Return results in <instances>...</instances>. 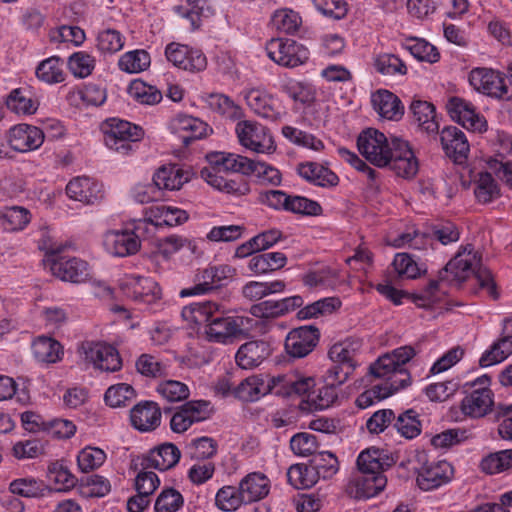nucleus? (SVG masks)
Returning <instances> with one entry per match:
<instances>
[{
  "instance_id": "obj_49",
  "label": "nucleus",
  "mask_w": 512,
  "mask_h": 512,
  "mask_svg": "<svg viewBox=\"0 0 512 512\" xmlns=\"http://www.w3.org/2000/svg\"><path fill=\"white\" fill-rule=\"evenodd\" d=\"M135 397L136 391L131 385L118 383L106 390L104 400L108 406L118 408L130 405Z\"/></svg>"
},
{
  "instance_id": "obj_22",
  "label": "nucleus",
  "mask_w": 512,
  "mask_h": 512,
  "mask_svg": "<svg viewBox=\"0 0 512 512\" xmlns=\"http://www.w3.org/2000/svg\"><path fill=\"white\" fill-rule=\"evenodd\" d=\"M502 335L479 359L481 367H489L503 362L512 354V316L503 319Z\"/></svg>"
},
{
  "instance_id": "obj_4",
  "label": "nucleus",
  "mask_w": 512,
  "mask_h": 512,
  "mask_svg": "<svg viewBox=\"0 0 512 512\" xmlns=\"http://www.w3.org/2000/svg\"><path fill=\"white\" fill-rule=\"evenodd\" d=\"M145 230V221H133L132 228L107 231L103 237L104 248L117 257L135 255L141 248V238L145 236Z\"/></svg>"
},
{
  "instance_id": "obj_45",
  "label": "nucleus",
  "mask_w": 512,
  "mask_h": 512,
  "mask_svg": "<svg viewBox=\"0 0 512 512\" xmlns=\"http://www.w3.org/2000/svg\"><path fill=\"white\" fill-rule=\"evenodd\" d=\"M405 48L419 61L436 63L440 59L438 49L422 38L410 37L405 40Z\"/></svg>"
},
{
  "instance_id": "obj_43",
  "label": "nucleus",
  "mask_w": 512,
  "mask_h": 512,
  "mask_svg": "<svg viewBox=\"0 0 512 512\" xmlns=\"http://www.w3.org/2000/svg\"><path fill=\"white\" fill-rule=\"evenodd\" d=\"M136 371L143 377L157 379L168 375V365L159 357L143 353L135 361Z\"/></svg>"
},
{
  "instance_id": "obj_34",
  "label": "nucleus",
  "mask_w": 512,
  "mask_h": 512,
  "mask_svg": "<svg viewBox=\"0 0 512 512\" xmlns=\"http://www.w3.org/2000/svg\"><path fill=\"white\" fill-rule=\"evenodd\" d=\"M297 170L303 179L316 186H335L339 181L338 176L334 172L314 162L302 163L298 166Z\"/></svg>"
},
{
  "instance_id": "obj_37",
  "label": "nucleus",
  "mask_w": 512,
  "mask_h": 512,
  "mask_svg": "<svg viewBox=\"0 0 512 512\" xmlns=\"http://www.w3.org/2000/svg\"><path fill=\"white\" fill-rule=\"evenodd\" d=\"M287 264V257L282 252L256 254L249 260L248 268L256 275L268 274L280 270Z\"/></svg>"
},
{
  "instance_id": "obj_13",
  "label": "nucleus",
  "mask_w": 512,
  "mask_h": 512,
  "mask_svg": "<svg viewBox=\"0 0 512 512\" xmlns=\"http://www.w3.org/2000/svg\"><path fill=\"white\" fill-rule=\"evenodd\" d=\"M232 269L227 265L211 266L198 271L194 285L179 292L181 297L204 295L219 288L224 280L231 277Z\"/></svg>"
},
{
  "instance_id": "obj_6",
  "label": "nucleus",
  "mask_w": 512,
  "mask_h": 512,
  "mask_svg": "<svg viewBox=\"0 0 512 512\" xmlns=\"http://www.w3.org/2000/svg\"><path fill=\"white\" fill-rule=\"evenodd\" d=\"M102 129L106 146L123 155L129 154L144 135L141 127L118 118L106 120Z\"/></svg>"
},
{
  "instance_id": "obj_24",
  "label": "nucleus",
  "mask_w": 512,
  "mask_h": 512,
  "mask_svg": "<svg viewBox=\"0 0 512 512\" xmlns=\"http://www.w3.org/2000/svg\"><path fill=\"white\" fill-rule=\"evenodd\" d=\"M170 128L183 144L188 146L192 141L201 139L206 135L208 125L199 118L178 114L172 119Z\"/></svg>"
},
{
  "instance_id": "obj_33",
  "label": "nucleus",
  "mask_w": 512,
  "mask_h": 512,
  "mask_svg": "<svg viewBox=\"0 0 512 512\" xmlns=\"http://www.w3.org/2000/svg\"><path fill=\"white\" fill-rule=\"evenodd\" d=\"M6 106L18 115H32L39 106L30 87L13 89L6 98Z\"/></svg>"
},
{
  "instance_id": "obj_52",
  "label": "nucleus",
  "mask_w": 512,
  "mask_h": 512,
  "mask_svg": "<svg viewBox=\"0 0 512 512\" xmlns=\"http://www.w3.org/2000/svg\"><path fill=\"white\" fill-rule=\"evenodd\" d=\"M128 93L135 101L145 105H155L162 100V93L155 86L140 79L130 83Z\"/></svg>"
},
{
  "instance_id": "obj_1",
  "label": "nucleus",
  "mask_w": 512,
  "mask_h": 512,
  "mask_svg": "<svg viewBox=\"0 0 512 512\" xmlns=\"http://www.w3.org/2000/svg\"><path fill=\"white\" fill-rule=\"evenodd\" d=\"M182 318L192 324L204 325L209 342L231 344L246 334L248 318L231 316L223 305L214 301L192 302L183 307Z\"/></svg>"
},
{
  "instance_id": "obj_56",
  "label": "nucleus",
  "mask_w": 512,
  "mask_h": 512,
  "mask_svg": "<svg viewBox=\"0 0 512 512\" xmlns=\"http://www.w3.org/2000/svg\"><path fill=\"white\" fill-rule=\"evenodd\" d=\"M79 491L86 498L104 497L111 491V483L106 477L93 474L81 480Z\"/></svg>"
},
{
  "instance_id": "obj_11",
  "label": "nucleus",
  "mask_w": 512,
  "mask_h": 512,
  "mask_svg": "<svg viewBox=\"0 0 512 512\" xmlns=\"http://www.w3.org/2000/svg\"><path fill=\"white\" fill-rule=\"evenodd\" d=\"M390 141L384 133L368 128L360 133L357 139V147L359 152L370 163L377 167L387 166V150L389 149Z\"/></svg>"
},
{
  "instance_id": "obj_31",
  "label": "nucleus",
  "mask_w": 512,
  "mask_h": 512,
  "mask_svg": "<svg viewBox=\"0 0 512 512\" xmlns=\"http://www.w3.org/2000/svg\"><path fill=\"white\" fill-rule=\"evenodd\" d=\"M207 158L213 169L242 175L247 174L252 164L251 159L235 153L215 152L209 154Z\"/></svg>"
},
{
  "instance_id": "obj_53",
  "label": "nucleus",
  "mask_w": 512,
  "mask_h": 512,
  "mask_svg": "<svg viewBox=\"0 0 512 512\" xmlns=\"http://www.w3.org/2000/svg\"><path fill=\"white\" fill-rule=\"evenodd\" d=\"M431 234L420 233L417 230L411 232H404L399 234L392 241V246L395 248L408 247L413 250L424 251L432 246Z\"/></svg>"
},
{
  "instance_id": "obj_40",
  "label": "nucleus",
  "mask_w": 512,
  "mask_h": 512,
  "mask_svg": "<svg viewBox=\"0 0 512 512\" xmlns=\"http://www.w3.org/2000/svg\"><path fill=\"white\" fill-rule=\"evenodd\" d=\"M410 109L419 127L427 133H436L439 124L436 120L435 107L427 101L414 100Z\"/></svg>"
},
{
  "instance_id": "obj_42",
  "label": "nucleus",
  "mask_w": 512,
  "mask_h": 512,
  "mask_svg": "<svg viewBox=\"0 0 512 512\" xmlns=\"http://www.w3.org/2000/svg\"><path fill=\"white\" fill-rule=\"evenodd\" d=\"M311 462L292 465L287 471L288 482L296 489H308L314 486L319 478Z\"/></svg>"
},
{
  "instance_id": "obj_17",
  "label": "nucleus",
  "mask_w": 512,
  "mask_h": 512,
  "mask_svg": "<svg viewBox=\"0 0 512 512\" xmlns=\"http://www.w3.org/2000/svg\"><path fill=\"white\" fill-rule=\"evenodd\" d=\"M48 262L52 274L63 281L82 283L89 277L88 263L80 258L53 254Z\"/></svg>"
},
{
  "instance_id": "obj_21",
  "label": "nucleus",
  "mask_w": 512,
  "mask_h": 512,
  "mask_svg": "<svg viewBox=\"0 0 512 512\" xmlns=\"http://www.w3.org/2000/svg\"><path fill=\"white\" fill-rule=\"evenodd\" d=\"M44 141V132L32 125L18 124L9 130L8 144L16 152H29L38 149Z\"/></svg>"
},
{
  "instance_id": "obj_12",
  "label": "nucleus",
  "mask_w": 512,
  "mask_h": 512,
  "mask_svg": "<svg viewBox=\"0 0 512 512\" xmlns=\"http://www.w3.org/2000/svg\"><path fill=\"white\" fill-rule=\"evenodd\" d=\"M123 294L136 302L153 304L161 298V289L157 282L150 277L126 275L120 281Z\"/></svg>"
},
{
  "instance_id": "obj_15",
  "label": "nucleus",
  "mask_w": 512,
  "mask_h": 512,
  "mask_svg": "<svg viewBox=\"0 0 512 512\" xmlns=\"http://www.w3.org/2000/svg\"><path fill=\"white\" fill-rule=\"evenodd\" d=\"M319 339L320 332L317 327L301 326L288 333L285 339V350L293 358H304L315 349Z\"/></svg>"
},
{
  "instance_id": "obj_20",
  "label": "nucleus",
  "mask_w": 512,
  "mask_h": 512,
  "mask_svg": "<svg viewBox=\"0 0 512 512\" xmlns=\"http://www.w3.org/2000/svg\"><path fill=\"white\" fill-rule=\"evenodd\" d=\"M82 350L85 359L103 371L115 372L122 367L118 351L110 345L87 342L82 345Z\"/></svg>"
},
{
  "instance_id": "obj_5",
  "label": "nucleus",
  "mask_w": 512,
  "mask_h": 512,
  "mask_svg": "<svg viewBox=\"0 0 512 512\" xmlns=\"http://www.w3.org/2000/svg\"><path fill=\"white\" fill-rule=\"evenodd\" d=\"M469 83L478 92L498 100H512V80L504 73L485 67L469 73Z\"/></svg>"
},
{
  "instance_id": "obj_59",
  "label": "nucleus",
  "mask_w": 512,
  "mask_h": 512,
  "mask_svg": "<svg viewBox=\"0 0 512 512\" xmlns=\"http://www.w3.org/2000/svg\"><path fill=\"white\" fill-rule=\"evenodd\" d=\"M157 248L159 254L168 259L183 248H187L192 253H195L197 247L193 241L188 240L187 238L170 235L159 239Z\"/></svg>"
},
{
  "instance_id": "obj_2",
  "label": "nucleus",
  "mask_w": 512,
  "mask_h": 512,
  "mask_svg": "<svg viewBox=\"0 0 512 512\" xmlns=\"http://www.w3.org/2000/svg\"><path fill=\"white\" fill-rule=\"evenodd\" d=\"M358 472L347 485V492L355 499H368L381 492L387 483L383 471L390 466L384 451L375 447L362 451L357 457Z\"/></svg>"
},
{
  "instance_id": "obj_29",
  "label": "nucleus",
  "mask_w": 512,
  "mask_h": 512,
  "mask_svg": "<svg viewBox=\"0 0 512 512\" xmlns=\"http://www.w3.org/2000/svg\"><path fill=\"white\" fill-rule=\"evenodd\" d=\"M374 110L387 120L398 121L404 115V106L401 100L388 90H378L371 96Z\"/></svg>"
},
{
  "instance_id": "obj_60",
  "label": "nucleus",
  "mask_w": 512,
  "mask_h": 512,
  "mask_svg": "<svg viewBox=\"0 0 512 512\" xmlns=\"http://www.w3.org/2000/svg\"><path fill=\"white\" fill-rule=\"evenodd\" d=\"M106 453L98 448L87 446L77 455V464L82 472H89L101 467L106 461Z\"/></svg>"
},
{
  "instance_id": "obj_26",
  "label": "nucleus",
  "mask_w": 512,
  "mask_h": 512,
  "mask_svg": "<svg viewBox=\"0 0 512 512\" xmlns=\"http://www.w3.org/2000/svg\"><path fill=\"white\" fill-rule=\"evenodd\" d=\"M181 452L173 443H164L154 449L142 459L144 469L155 468L166 471L173 468L180 460Z\"/></svg>"
},
{
  "instance_id": "obj_35",
  "label": "nucleus",
  "mask_w": 512,
  "mask_h": 512,
  "mask_svg": "<svg viewBox=\"0 0 512 512\" xmlns=\"http://www.w3.org/2000/svg\"><path fill=\"white\" fill-rule=\"evenodd\" d=\"M203 99L211 111L225 119L238 120L243 116L242 108L225 94L209 93Z\"/></svg>"
},
{
  "instance_id": "obj_7",
  "label": "nucleus",
  "mask_w": 512,
  "mask_h": 512,
  "mask_svg": "<svg viewBox=\"0 0 512 512\" xmlns=\"http://www.w3.org/2000/svg\"><path fill=\"white\" fill-rule=\"evenodd\" d=\"M491 379L488 375H482L466 386L470 387L466 396L461 401V411L466 416L481 418L487 415L494 404V394L489 388Z\"/></svg>"
},
{
  "instance_id": "obj_62",
  "label": "nucleus",
  "mask_w": 512,
  "mask_h": 512,
  "mask_svg": "<svg viewBox=\"0 0 512 512\" xmlns=\"http://www.w3.org/2000/svg\"><path fill=\"white\" fill-rule=\"evenodd\" d=\"M156 391L169 402H180L186 400L190 395L188 386L178 380L161 381Z\"/></svg>"
},
{
  "instance_id": "obj_64",
  "label": "nucleus",
  "mask_w": 512,
  "mask_h": 512,
  "mask_svg": "<svg viewBox=\"0 0 512 512\" xmlns=\"http://www.w3.org/2000/svg\"><path fill=\"white\" fill-rule=\"evenodd\" d=\"M183 504L184 498L179 491L174 488H166L158 495L154 510L155 512H177Z\"/></svg>"
},
{
  "instance_id": "obj_16",
  "label": "nucleus",
  "mask_w": 512,
  "mask_h": 512,
  "mask_svg": "<svg viewBox=\"0 0 512 512\" xmlns=\"http://www.w3.org/2000/svg\"><path fill=\"white\" fill-rule=\"evenodd\" d=\"M248 107L259 117L271 122L282 119V110L277 98L264 89L252 88L245 92Z\"/></svg>"
},
{
  "instance_id": "obj_19",
  "label": "nucleus",
  "mask_w": 512,
  "mask_h": 512,
  "mask_svg": "<svg viewBox=\"0 0 512 512\" xmlns=\"http://www.w3.org/2000/svg\"><path fill=\"white\" fill-rule=\"evenodd\" d=\"M447 110L452 120L467 130L473 132L486 131L487 122L485 118L476 113L474 106L470 102L453 97L447 103Z\"/></svg>"
},
{
  "instance_id": "obj_54",
  "label": "nucleus",
  "mask_w": 512,
  "mask_h": 512,
  "mask_svg": "<svg viewBox=\"0 0 512 512\" xmlns=\"http://www.w3.org/2000/svg\"><path fill=\"white\" fill-rule=\"evenodd\" d=\"M481 470L487 474H497L512 468V449L501 450L484 457Z\"/></svg>"
},
{
  "instance_id": "obj_9",
  "label": "nucleus",
  "mask_w": 512,
  "mask_h": 512,
  "mask_svg": "<svg viewBox=\"0 0 512 512\" xmlns=\"http://www.w3.org/2000/svg\"><path fill=\"white\" fill-rule=\"evenodd\" d=\"M268 57L278 65L294 68L306 63L309 51L292 39L272 38L266 44Z\"/></svg>"
},
{
  "instance_id": "obj_30",
  "label": "nucleus",
  "mask_w": 512,
  "mask_h": 512,
  "mask_svg": "<svg viewBox=\"0 0 512 512\" xmlns=\"http://www.w3.org/2000/svg\"><path fill=\"white\" fill-rule=\"evenodd\" d=\"M240 489L246 504L264 499L270 491V480L260 472L247 474L240 482Z\"/></svg>"
},
{
  "instance_id": "obj_41",
  "label": "nucleus",
  "mask_w": 512,
  "mask_h": 512,
  "mask_svg": "<svg viewBox=\"0 0 512 512\" xmlns=\"http://www.w3.org/2000/svg\"><path fill=\"white\" fill-rule=\"evenodd\" d=\"M360 348L361 342L359 340L347 338L332 345L328 355L332 363H339L345 366L352 364L353 369H355V356Z\"/></svg>"
},
{
  "instance_id": "obj_47",
  "label": "nucleus",
  "mask_w": 512,
  "mask_h": 512,
  "mask_svg": "<svg viewBox=\"0 0 512 512\" xmlns=\"http://www.w3.org/2000/svg\"><path fill=\"white\" fill-rule=\"evenodd\" d=\"M36 76L47 84H57L65 80L63 62L59 57L43 60L36 68Z\"/></svg>"
},
{
  "instance_id": "obj_57",
  "label": "nucleus",
  "mask_w": 512,
  "mask_h": 512,
  "mask_svg": "<svg viewBox=\"0 0 512 512\" xmlns=\"http://www.w3.org/2000/svg\"><path fill=\"white\" fill-rule=\"evenodd\" d=\"M301 22L299 14L290 9L276 11L271 19L273 28L286 34L295 33L299 29Z\"/></svg>"
},
{
  "instance_id": "obj_8",
  "label": "nucleus",
  "mask_w": 512,
  "mask_h": 512,
  "mask_svg": "<svg viewBox=\"0 0 512 512\" xmlns=\"http://www.w3.org/2000/svg\"><path fill=\"white\" fill-rule=\"evenodd\" d=\"M235 132L239 143L256 153L271 154L275 152L276 145L269 129L262 124L243 120L236 124Z\"/></svg>"
},
{
  "instance_id": "obj_36",
  "label": "nucleus",
  "mask_w": 512,
  "mask_h": 512,
  "mask_svg": "<svg viewBox=\"0 0 512 512\" xmlns=\"http://www.w3.org/2000/svg\"><path fill=\"white\" fill-rule=\"evenodd\" d=\"M302 282L309 288L335 289L340 283L339 271L330 266L310 270L302 276Z\"/></svg>"
},
{
  "instance_id": "obj_39",
  "label": "nucleus",
  "mask_w": 512,
  "mask_h": 512,
  "mask_svg": "<svg viewBox=\"0 0 512 512\" xmlns=\"http://www.w3.org/2000/svg\"><path fill=\"white\" fill-rule=\"evenodd\" d=\"M32 350L36 360L46 364L56 363L63 355L61 344L46 336L38 337L32 344Z\"/></svg>"
},
{
  "instance_id": "obj_58",
  "label": "nucleus",
  "mask_w": 512,
  "mask_h": 512,
  "mask_svg": "<svg viewBox=\"0 0 512 512\" xmlns=\"http://www.w3.org/2000/svg\"><path fill=\"white\" fill-rule=\"evenodd\" d=\"M310 462L314 470L318 472L319 479H329L334 476L339 469L337 457L329 451H322L315 454Z\"/></svg>"
},
{
  "instance_id": "obj_10",
  "label": "nucleus",
  "mask_w": 512,
  "mask_h": 512,
  "mask_svg": "<svg viewBox=\"0 0 512 512\" xmlns=\"http://www.w3.org/2000/svg\"><path fill=\"white\" fill-rule=\"evenodd\" d=\"M375 288L379 294L395 305H401L403 303V299H407L417 307L430 308L440 299L437 295L439 283L436 280H431L420 293H408L395 288L389 283L377 284Z\"/></svg>"
},
{
  "instance_id": "obj_27",
  "label": "nucleus",
  "mask_w": 512,
  "mask_h": 512,
  "mask_svg": "<svg viewBox=\"0 0 512 512\" xmlns=\"http://www.w3.org/2000/svg\"><path fill=\"white\" fill-rule=\"evenodd\" d=\"M66 194L70 199L87 205L103 197L102 186L88 177H76L69 181Z\"/></svg>"
},
{
  "instance_id": "obj_25",
  "label": "nucleus",
  "mask_w": 512,
  "mask_h": 512,
  "mask_svg": "<svg viewBox=\"0 0 512 512\" xmlns=\"http://www.w3.org/2000/svg\"><path fill=\"white\" fill-rule=\"evenodd\" d=\"M130 420L141 432L155 430L161 423V409L156 402L142 401L130 410Z\"/></svg>"
},
{
  "instance_id": "obj_32",
  "label": "nucleus",
  "mask_w": 512,
  "mask_h": 512,
  "mask_svg": "<svg viewBox=\"0 0 512 512\" xmlns=\"http://www.w3.org/2000/svg\"><path fill=\"white\" fill-rule=\"evenodd\" d=\"M155 185L162 190H179L184 183L188 182L189 175L176 164L164 165L153 175Z\"/></svg>"
},
{
  "instance_id": "obj_18",
  "label": "nucleus",
  "mask_w": 512,
  "mask_h": 512,
  "mask_svg": "<svg viewBox=\"0 0 512 512\" xmlns=\"http://www.w3.org/2000/svg\"><path fill=\"white\" fill-rule=\"evenodd\" d=\"M453 467L445 460L425 462L417 469V484L420 489L430 491L448 483Z\"/></svg>"
},
{
  "instance_id": "obj_23",
  "label": "nucleus",
  "mask_w": 512,
  "mask_h": 512,
  "mask_svg": "<svg viewBox=\"0 0 512 512\" xmlns=\"http://www.w3.org/2000/svg\"><path fill=\"white\" fill-rule=\"evenodd\" d=\"M445 154L455 163L462 164L468 158L470 145L465 133L456 126L445 127L440 134Z\"/></svg>"
},
{
  "instance_id": "obj_63",
  "label": "nucleus",
  "mask_w": 512,
  "mask_h": 512,
  "mask_svg": "<svg viewBox=\"0 0 512 512\" xmlns=\"http://www.w3.org/2000/svg\"><path fill=\"white\" fill-rule=\"evenodd\" d=\"M477 200L481 203H489L499 196V188L493 176L488 173H480L474 190Z\"/></svg>"
},
{
  "instance_id": "obj_48",
  "label": "nucleus",
  "mask_w": 512,
  "mask_h": 512,
  "mask_svg": "<svg viewBox=\"0 0 512 512\" xmlns=\"http://www.w3.org/2000/svg\"><path fill=\"white\" fill-rule=\"evenodd\" d=\"M150 63L149 53L146 50L137 49L124 53L118 61V66L121 71L133 74L146 70Z\"/></svg>"
},
{
  "instance_id": "obj_44",
  "label": "nucleus",
  "mask_w": 512,
  "mask_h": 512,
  "mask_svg": "<svg viewBox=\"0 0 512 512\" xmlns=\"http://www.w3.org/2000/svg\"><path fill=\"white\" fill-rule=\"evenodd\" d=\"M47 477L56 485L57 491H69L77 484V478L69 468L61 461H56L48 466Z\"/></svg>"
},
{
  "instance_id": "obj_51",
  "label": "nucleus",
  "mask_w": 512,
  "mask_h": 512,
  "mask_svg": "<svg viewBox=\"0 0 512 512\" xmlns=\"http://www.w3.org/2000/svg\"><path fill=\"white\" fill-rule=\"evenodd\" d=\"M215 504L222 511H235L242 505H247L240 486H224L215 496Z\"/></svg>"
},
{
  "instance_id": "obj_3",
  "label": "nucleus",
  "mask_w": 512,
  "mask_h": 512,
  "mask_svg": "<svg viewBox=\"0 0 512 512\" xmlns=\"http://www.w3.org/2000/svg\"><path fill=\"white\" fill-rule=\"evenodd\" d=\"M474 274L479 286L485 289L488 295L497 299L499 294L493 275L489 269L482 266L481 256L474 250L472 245L465 246L459 250L445 267L439 272V282L461 283L471 274Z\"/></svg>"
},
{
  "instance_id": "obj_55",
  "label": "nucleus",
  "mask_w": 512,
  "mask_h": 512,
  "mask_svg": "<svg viewBox=\"0 0 512 512\" xmlns=\"http://www.w3.org/2000/svg\"><path fill=\"white\" fill-rule=\"evenodd\" d=\"M341 306V301L337 297H326L320 300H317L311 304L306 305L302 309L297 312V317L300 320H307L311 318L318 317L319 315H324L327 313H332L334 310Z\"/></svg>"
},
{
  "instance_id": "obj_38",
  "label": "nucleus",
  "mask_w": 512,
  "mask_h": 512,
  "mask_svg": "<svg viewBox=\"0 0 512 512\" xmlns=\"http://www.w3.org/2000/svg\"><path fill=\"white\" fill-rule=\"evenodd\" d=\"M268 392L269 388L262 375L248 377L233 388V395L244 402L257 401Z\"/></svg>"
},
{
  "instance_id": "obj_14",
  "label": "nucleus",
  "mask_w": 512,
  "mask_h": 512,
  "mask_svg": "<svg viewBox=\"0 0 512 512\" xmlns=\"http://www.w3.org/2000/svg\"><path fill=\"white\" fill-rule=\"evenodd\" d=\"M165 56L175 67L185 71L200 72L207 67L205 54L188 45L171 42L165 48Z\"/></svg>"
},
{
  "instance_id": "obj_50",
  "label": "nucleus",
  "mask_w": 512,
  "mask_h": 512,
  "mask_svg": "<svg viewBox=\"0 0 512 512\" xmlns=\"http://www.w3.org/2000/svg\"><path fill=\"white\" fill-rule=\"evenodd\" d=\"M394 420V428L406 439H413L421 433L422 425L419 414L414 409L402 412Z\"/></svg>"
},
{
  "instance_id": "obj_46",
  "label": "nucleus",
  "mask_w": 512,
  "mask_h": 512,
  "mask_svg": "<svg viewBox=\"0 0 512 512\" xmlns=\"http://www.w3.org/2000/svg\"><path fill=\"white\" fill-rule=\"evenodd\" d=\"M246 175H254L255 182L261 186H279L282 182L281 172L274 166L261 161L252 160Z\"/></svg>"
},
{
  "instance_id": "obj_61",
  "label": "nucleus",
  "mask_w": 512,
  "mask_h": 512,
  "mask_svg": "<svg viewBox=\"0 0 512 512\" xmlns=\"http://www.w3.org/2000/svg\"><path fill=\"white\" fill-rule=\"evenodd\" d=\"M9 490L14 495L36 498L44 495L45 486L34 478H19L10 483Z\"/></svg>"
},
{
  "instance_id": "obj_28",
  "label": "nucleus",
  "mask_w": 512,
  "mask_h": 512,
  "mask_svg": "<svg viewBox=\"0 0 512 512\" xmlns=\"http://www.w3.org/2000/svg\"><path fill=\"white\" fill-rule=\"evenodd\" d=\"M271 353L270 345L265 341H250L241 345L235 355L236 363L242 369L259 366Z\"/></svg>"
}]
</instances>
